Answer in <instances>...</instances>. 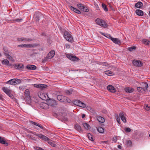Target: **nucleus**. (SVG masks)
<instances>
[{"instance_id":"obj_51","label":"nucleus","mask_w":150,"mask_h":150,"mask_svg":"<svg viewBox=\"0 0 150 150\" xmlns=\"http://www.w3.org/2000/svg\"><path fill=\"white\" fill-rule=\"evenodd\" d=\"M148 41L146 39H143L142 40V42L146 45Z\"/></svg>"},{"instance_id":"obj_9","label":"nucleus","mask_w":150,"mask_h":150,"mask_svg":"<svg viewBox=\"0 0 150 150\" xmlns=\"http://www.w3.org/2000/svg\"><path fill=\"white\" fill-rule=\"evenodd\" d=\"M119 117L125 123L126 122V115L125 113L123 112H120L119 114Z\"/></svg>"},{"instance_id":"obj_47","label":"nucleus","mask_w":150,"mask_h":150,"mask_svg":"<svg viewBox=\"0 0 150 150\" xmlns=\"http://www.w3.org/2000/svg\"><path fill=\"white\" fill-rule=\"evenodd\" d=\"M19 88L20 90H21L23 91L25 89V87L23 86H19Z\"/></svg>"},{"instance_id":"obj_46","label":"nucleus","mask_w":150,"mask_h":150,"mask_svg":"<svg viewBox=\"0 0 150 150\" xmlns=\"http://www.w3.org/2000/svg\"><path fill=\"white\" fill-rule=\"evenodd\" d=\"M125 130L127 132H129L131 131V129L129 127L125 128Z\"/></svg>"},{"instance_id":"obj_40","label":"nucleus","mask_w":150,"mask_h":150,"mask_svg":"<svg viewBox=\"0 0 150 150\" xmlns=\"http://www.w3.org/2000/svg\"><path fill=\"white\" fill-rule=\"evenodd\" d=\"M102 8L105 11H108V9L107 7L104 4H102Z\"/></svg>"},{"instance_id":"obj_12","label":"nucleus","mask_w":150,"mask_h":150,"mask_svg":"<svg viewBox=\"0 0 150 150\" xmlns=\"http://www.w3.org/2000/svg\"><path fill=\"white\" fill-rule=\"evenodd\" d=\"M3 91L8 96L11 97V91L8 88L6 87H4L2 88Z\"/></svg>"},{"instance_id":"obj_31","label":"nucleus","mask_w":150,"mask_h":150,"mask_svg":"<svg viewBox=\"0 0 150 150\" xmlns=\"http://www.w3.org/2000/svg\"><path fill=\"white\" fill-rule=\"evenodd\" d=\"M87 136L88 138L90 140L92 141H94V139L92 135L91 134L88 133V134Z\"/></svg>"},{"instance_id":"obj_41","label":"nucleus","mask_w":150,"mask_h":150,"mask_svg":"<svg viewBox=\"0 0 150 150\" xmlns=\"http://www.w3.org/2000/svg\"><path fill=\"white\" fill-rule=\"evenodd\" d=\"M15 81V85L16 84H19L21 83V80L20 79H14Z\"/></svg>"},{"instance_id":"obj_52","label":"nucleus","mask_w":150,"mask_h":150,"mask_svg":"<svg viewBox=\"0 0 150 150\" xmlns=\"http://www.w3.org/2000/svg\"><path fill=\"white\" fill-rule=\"evenodd\" d=\"M22 21V19H16L14 20L15 21L18 22H21Z\"/></svg>"},{"instance_id":"obj_18","label":"nucleus","mask_w":150,"mask_h":150,"mask_svg":"<svg viewBox=\"0 0 150 150\" xmlns=\"http://www.w3.org/2000/svg\"><path fill=\"white\" fill-rule=\"evenodd\" d=\"M65 96L61 95H58L57 97V100L59 101L63 102H64V98Z\"/></svg>"},{"instance_id":"obj_44","label":"nucleus","mask_w":150,"mask_h":150,"mask_svg":"<svg viewBox=\"0 0 150 150\" xmlns=\"http://www.w3.org/2000/svg\"><path fill=\"white\" fill-rule=\"evenodd\" d=\"M115 118L116 119L117 121L119 124L120 123V119L118 115H116L115 116Z\"/></svg>"},{"instance_id":"obj_2","label":"nucleus","mask_w":150,"mask_h":150,"mask_svg":"<svg viewBox=\"0 0 150 150\" xmlns=\"http://www.w3.org/2000/svg\"><path fill=\"white\" fill-rule=\"evenodd\" d=\"M95 21L96 24L104 28H107L108 25L106 22L105 21L100 18H97L95 20Z\"/></svg>"},{"instance_id":"obj_17","label":"nucleus","mask_w":150,"mask_h":150,"mask_svg":"<svg viewBox=\"0 0 150 150\" xmlns=\"http://www.w3.org/2000/svg\"><path fill=\"white\" fill-rule=\"evenodd\" d=\"M69 8L71 10L74 11L75 13H76L79 14H80L81 13V12L79 10L77 9L76 8H74L72 6H70Z\"/></svg>"},{"instance_id":"obj_4","label":"nucleus","mask_w":150,"mask_h":150,"mask_svg":"<svg viewBox=\"0 0 150 150\" xmlns=\"http://www.w3.org/2000/svg\"><path fill=\"white\" fill-rule=\"evenodd\" d=\"M78 8L82 11L85 12H88L89 11L88 8L84 6L81 4H77Z\"/></svg>"},{"instance_id":"obj_14","label":"nucleus","mask_w":150,"mask_h":150,"mask_svg":"<svg viewBox=\"0 0 150 150\" xmlns=\"http://www.w3.org/2000/svg\"><path fill=\"white\" fill-rule=\"evenodd\" d=\"M107 89L112 93H115L116 91L115 88L111 85H108L107 87Z\"/></svg>"},{"instance_id":"obj_38","label":"nucleus","mask_w":150,"mask_h":150,"mask_svg":"<svg viewBox=\"0 0 150 150\" xmlns=\"http://www.w3.org/2000/svg\"><path fill=\"white\" fill-rule=\"evenodd\" d=\"M105 74L108 76H110L112 75V72L109 70L105 71Z\"/></svg>"},{"instance_id":"obj_20","label":"nucleus","mask_w":150,"mask_h":150,"mask_svg":"<svg viewBox=\"0 0 150 150\" xmlns=\"http://www.w3.org/2000/svg\"><path fill=\"white\" fill-rule=\"evenodd\" d=\"M26 68L28 69L31 70H34L36 69V66L34 65H27Z\"/></svg>"},{"instance_id":"obj_57","label":"nucleus","mask_w":150,"mask_h":150,"mask_svg":"<svg viewBox=\"0 0 150 150\" xmlns=\"http://www.w3.org/2000/svg\"><path fill=\"white\" fill-rule=\"evenodd\" d=\"M146 45H148V46H149L150 45V41H148L146 43Z\"/></svg>"},{"instance_id":"obj_19","label":"nucleus","mask_w":150,"mask_h":150,"mask_svg":"<svg viewBox=\"0 0 150 150\" xmlns=\"http://www.w3.org/2000/svg\"><path fill=\"white\" fill-rule=\"evenodd\" d=\"M136 13L138 16H143L144 15L143 11L140 9H137L135 11Z\"/></svg>"},{"instance_id":"obj_25","label":"nucleus","mask_w":150,"mask_h":150,"mask_svg":"<svg viewBox=\"0 0 150 150\" xmlns=\"http://www.w3.org/2000/svg\"><path fill=\"white\" fill-rule=\"evenodd\" d=\"M18 47H30V44H22L19 45L18 46Z\"/></svg>"},{"instance_id":"obj_36","label":"nucleus","mask_w":150,"mask_h":150,"mask_svg":"<svg viewBox=\"0 0 150 150\" xmlns=\"http://www.w3.org/2000/svg\"><path fill=\"white\" fill-rule=\"evenodd\" d=\"M25 94L26 96L30 97V91L28 89H26L25 91Z\"/></svg>"},{"instance_id":"obj_24","label":"nucleus","mask_w":150,"mask_h":150,"mask_svg":"<svg viewBox=\"0 0 150 150\" xmlns=\"http://www.w3.org/2000/svg\"><path fill=\"white\" fill-rule=\"evenodd\" d=\"M143 6L142 3L140 1H139L135 4V6L138 8H140Z\"/></svg>"},{"instance_id":"obj_61","label":"nucleus","mask_w":150,"mask_h":150,"mask_svg":"<svg viewBox=\"0 0 150 150\" xmlns=\"http://www.w3.org/2000/svg\"><path fill=\"white\" fill-rule=\"evenodd\" d=\"M87 109H88V110H89V109H91V108L90 107H88L87 106Z\"/></svg>"},{"instance_id":"obj_42","label":"nucleus","mask_w":150,"mask_h":150,"mask_svg":"<svg viewBox=\"0 0 150 150\" xmlns=\"http://www.w3.org/2000/svg\"><path fill=\"white\" fill-rule=\"evenodd\" d=\"M137 90L141 92H143L144 90V89L141 87H138L137 88Z\"/></svg>"},{"instance_id":"obj_54","label":"nucleus","mask_w":150,"mask_h":150,"mask_svg":"<svg viewBox=\"0 0 150 150\" xmlns=\"http://www.w3.org/2000/svg\"><path fill=\"white\" fill-rule=\"evenodd\" d=\"M65 47L67 49H69L70 48V45L68 44H65Z\"/></svg>"},{"instance_id":"obj_37","label":"nucleus","mask_w":150,"mask_h":150,"mask_svg":"<svg viewBox=\"0 0 150 150\" xmlns=\"http://www.w3.org/2000/svg\"><path fill=\"white\" fill-rule=\"evenodd\" d=\"M39 86L40 87L39 88H40V89H42L44 88H46L47 87V86L46 85L42 84H40Z\"/></svg>"},{"instance_id":"obj_43","label":"nucleus","mask_w":150,"mask_h":150,"mask_svg":"<svg viewBox=\"0 0 150 150\" xmlns=\"http://www.w3.org/2000/svg\"><path fill=\"white\" fill-rule=\"evenodd\" d=\"M72 91L71 90H66L65 91L66 95H70L71 94Z\"/></svg>"},{"instance_id":"obj_60","label":"nucleus","mask_w":150,"mask_h":150,"mask_svg":"<svg viewBox=\"0 0 150 150\" xmlns=\"http://www.w3.org/2000/svg\"><path fill=\"white\" fill-rule=\"evenodd\" d=\"M85 116V114H82V118H84Z\"/></svg>"},{"instance_id":"obj_45","label":"nucleus","mask_w":150,"mask_h":150,"mask_svg":"<svg viewBox=\"0 0 150 150\" xmlns=\"http://www.w3.org/2000/svg\"><path fill=\"white\" fill-rule=\"evenodd\" d=\"M135 49V47L134 46H132L130 47H129L128 48V50L130 51H132L133 50Z\"/></svg>"},{"instance_id":"obj_33","label":"nucleus","mask_w":150,"mask_h":150,"mask_svg":"<svg viewBox=\"0 0 150 150\" xmlns=\"http://www.w3.org/2000/svg\"><path fill=\"white\" fill-rule=\"evenodd\" d=\"M31 123L34 125H36L39 127L41 128V129H42V126L40 125L39 123L38 122H35L33 121H31Z\"/></svg>"},{"instance_id":"obj_53","label":"nucleus","mask_w":150,"mask_h":150,"mask_svg":"<svg viewBox=\"0 0 150 150\" xmlns=\"http://www.w3.org/2000/svg\"><path fill=\"white\" fill-rule=\"evenodd\" d=\"M39 84H33L34 86L35 87L37 88H39L40 87L39 86Z\"/></svg>"},{"instance_id":"obj_15","label":"nucleus","mask_w":150,"mask_h":150,"mask_svg":"<svg viewBox=\"0 0 150 150\" xmlns=\"http://www.w3.org/2000/svg\"><path fill=\"white\" fill-rule=\"evenodd\" d=\"M114 43L119 45L121 43L120 41L118 38H112L111 40Z\"/></svg>"},{"instance_id":"obj_23","label":"nucleus","mask_w":150,"mask_h":150,"mask_svg":"<svg viewBox=\"0 0 150 150\" xmlns=\"http://www.w3.org/2000/svg\"><path fill=\"white\" fill-rule=\"evenodd\" d=\"M0 143L2 144H5L7 146L8 145V144L4 140V138L0 136Z\"/></svg>"},{"instance_id":"obj_64","label":"nucleus","mask_w":150,"mask_h":150,"mask_svg":"<svg viewBox=\"0 0 150 150\" xmlns=\"http://www.w3.org/2000/svg\"><path fill=\"white\" fill-rule=\"evenodd\" d=\"M120 146L119 145H118V148H119Z\"/></svg>"},{"instance_id":"obj_32","label":"nucleus","mask_w":150,"mask_h":150,"mask_svg":"<svg viewBox=\"0 0 150 150\" xmlns=\"http://www.w3.org/2000/svg\"><path fill=\"white\" fill-rule=\"evenodd\" d=\"M5 55L6 57L7 58L10 60L11 61H13V58L10 55L8 54H6Z\"/></svg>"},{"instance_id":"obj_56","label":"nucleus","mask_w":150,"mask_h":150,"mask_svg":"<svg viewBox=\"0 0 150 150\" xmlns=\"http://www.w3.org/2000/svg\"><path fill=\"white\" fill-rule=\"evenodd\" d=\"M37 148L38 149H36V150H43V149L41 147H38Z\"/></svg>"},{"instance_id":"obj_21","label":"nucleus","mask_w":150,"mask_h":150,"mask_svg":"<svg viewBox=\"0 0 150 150\" xmlns=\"http://www.w3.org/2000/svg\"><path fill=\"white\" fill-rule=\"evenodd\" d=\"M18 40L19 41H25L28 42L29 41L31 40H32L31 39H30L29 38H18Z\"/></svg>"},{"instance_id":"obj_22","label":"nucleus","mask_w":150,"mask_h":150,"mask_svg":"<svg viewBox=\"0 0 150 150\" xmlns=\"http://www.w3.org/2000/svg\"><path fill=\"white\" fill-rule=\"evenodd\" d=\"M15 82L14 79H13L7 81L6 83L11 85H15Z\"/></svg>"},{"instance_id":"obj_34","label":"nucleus","mask_w":150,"mask_h":150,"mask_svg":"<svg viewBox=\"0 0 150 150\" xmlns=\"http://www.w3.org/2000/svg\"><path fill=\"white\" fill-rule=\"evenodd\" d=\"M48 143L53 147H55L56 144L54 143V142L52 141H50V140L47 141Z\"/></svg>"},{"instance_id":"obj_1","label":"nucleus","mask_w":150,"mask_h":150,"mask_svg":"<svg viewBox=\"0 0 150 150\" xmlns=\"http://www.w3.org/2000/svg\"><path fill=\"white\" fill-rule=\"evenodd\" d=\"M48 104L45 103H40V107L44 109H47L49 107V106H53L55 104L56 102L55 100H50L48 101Z\"/></svg>"},{"instance_id":"obj_16","label":"nucleus","mask_w":150,"mask_h":150,"mask_svg":"<svg viewBox=\"0 0 150 150\" xmlns=\"http://www.w3.org/2000/svg\"><path fill=\"white\" fill-rule=\"evenodd\" d=\"M124 90L127 93H131L134 91V89L132 88L127 87L124 89Z\"/></svg>"},{"instance_id":"obj_10","label":"nucleus","mask_w":150,"mask_h":150,"mask_svg":"<svg viewBox=\"0 0 150 150\" xmlns=\"http://www.w3.org/2000/svg\"><path fill=\"white\" fill-rule=\"evenodd\" d=\"M55 54V53L54 51L51 50L47 54V58L49 59H52L54 56Z\"/></svg>"},{"instance_id":"obj_59","label":"nucleus","mask_w":150,"mask_h":150,"mask_svg":"<svg viewBox=\"0 0 150 150\" xmlns=\"http://www.w3.org/2000/svg\"><path fill=\"white\" fill-rule=\"evenodd\" d=\"M100 34H101L102 35H104V36H106V35H105L104 34V33H102V32H100Z\"/></svg>"},{"instance_id":"obj_63","label":"nucleus","mask_w":150,"mask_h":150,"mask_svg":"<svg viewBox=\"0 0 150 150\" xmlns=\"http://www.w3.org/2000/svg\"><path fill=\"white\" fill-rule=\"evenodd\" d=\"M149 16H150V11H149Z\"/></svg>"},{"instance_id":"obj_27","label":"nucleus","mask_w":150,"mask_h":150,"mask_svg":"<svg viewBox=\"0 0 150 150\" xmlns=\"http://www.w3.org/2000/svg\"><path fill=\"white\" fill-rule=\"evenodd\" d=\"M83 125L85 128L87 130H88L90 129V126L87 123H85L83 124Z\"/></svg>"},{"instance_id":"obj_35","label":"nucleus","mask_w":150,"mask_h":150,"mask_svg":"<svg viewBox=\"0 0 150 150\" xmlns=\"http://www.w3.org/2000/svg\"><path fill=\"white\" fill-rule=\"evenodd\" d=\"M64 102H67L69 103H70L71 102V100L70 99L65 97H64Z\"/></svg>"},{"instance_id":"obj_11","label":"nucleus","mask_w":150,"mask_h":150,"mask_svg":"<svg viewBox=\"0 0 150 150\" xmlns=\"http://www.w3.org/2000/svg\"><path fill=\"white\" fill-rule=\"evenodd\" d=\"M14 67L15 68L20 70H22L24 67V65L22 64H15Z\"/></svg>"},{"instance_id":"obj_7","label":"nucleus","mask_w":150,"mask_h":150,"mask_svg":"<svg viewBox=\"0 0 150 150\" xmlns=\"http://www.w3.org/2000/svg\"><path fill=\"white\" fill-rule=\"evenodd\" d=\"M66 57L69 59L74 61H77L79 59L76 56L72 54H67Z\"/></svg>"},{"instance_id":"obj_55","label":"nucleus","mask_w":150,"mask_h":150,"mask_svg":"<svg viewBox=\"0 0 150 150\" xmlns=\"http://www.w3.org/2000/svg\"><path fill=\"white\" fill-rule=\"evenodd\" d=\"M127 143L128 144H129V146H131L132 144V142L131 141H128L127 142Z\"/></svg>"},{"instance_id":"obj_50","label":"nucleus","mask_w":150,"mask_h":150,"mask_svg":"<svg viewBox=\"0 0 150 150\" xmlns=\"http://www.w3.org/2000/svg\"><path fill=\"white\" fill-rule=\"evenodd\" d=\"M100 65H103L105 66H107L108 65V64L105 62H101L100 63Z\"/></svg>"},{"instance_id":"obj_5","label":"nucleus","mask_w":150,"mask_h":150,"mask_svg":"<svg viewBox=\"0 0 150 150\" xmlns=\"http://www.w3.org/2000/svg\"><path fill=\"white\" fill-rule=\"evenodd\" d=\"M74 104L75 105L82 108H85L86 107V104L79 100L74 101Z\"/></svg>"},{"instance_id":"obj_39","label":"nucleus","mask_w":150,"mask_h":150,"mask_svg":"<svg viewBox=\"0 0 150 150\" xmlns=\"http://www.w3.org/2000/svg\"><path fill=\"white\" fill-rule=\"evenodd\" d=\"M75 128L79 131H81V128L80 126L79 125H76L75 126Z\"/></svg>"},{"instance_id":"obj_58","label":"nucleus","mask_w":150,"mask_h":150,"mask_svg":"<svg viewBox=\"0 0 150 150\" xmlns=\"http://www.w3.org/2000/svg\"><path fill=\"white\" fill-rule=\"evenodd\" d=\"M113 139L114 141L116 142L117 140V138L116 137H114L113 138Z\"/></svg>"},{"instance_id":"obj_48","label":"nucleus","mask_w":150,"mask_h":150,"mask_svg":"<svg viewBox=\"0 0 150 150\" xmlns=\"http://www.w3.org/2000/svg\"><path fill=\"white\" fill-rule=\"evenodd\" d=\"M105 36L107 38H108L110 39L111 40H112V38H113L111 36L110 34H106V36Z\"/></svg>"},{"instance_id":"obj_6","label":"nucleus","mask_w":150,"mask_h":150,"mask_svg":"<svg viewBox=\"0 0 150 150\" xmlns=\"http://www.w3.org/2000/svg\"><path fill=\"white\" fill-rule=\"evenodd\" d=\"M133 65L137 67H140L142 66L143 63L140 60H134L132 61Z\"/></svg>"},{"instance_id":"obj_13","label":"nucleus","mask_w":150,"mask_h":150,"mask_svg":"<svg viewBox=\"0 0 150 150\" xmlns=\"http://www.w3.org/2000/svg\"><path fill=\"white\" fill-rule=\"evenodd\" d=\"M40 138L45 141H47L50 140V139L47 137L42 134H38L37 135Z\"/></svg>"},{"instance_id":"obj_28","label":"nucleus","mask_w":150,"mask_h":150,"mask_svg":"<svg viewBox=\"0 0 150 150\" xmlns=\"http://www.w3.org/2000/svg\"><path fill=\"white\" fill-rule=\"evenodd\" d=\"M97 130L100 133H103L104 132V128L100 127H98Z\"/></svg>"},{"instance_id":"obj_3","label":"nucleus","mask_w":150,"mask_h":150,"mask_svg":"<svg viewBox=\"0 0 150 150\" xmlns=\"http://www.w3.org/2000/svg\"><path fill=\"white\" fill-rule=\"evenodd\" d=\"M64 38L68 41L71 42L73 41V38L71 35L68 32L65 31L64 34Z\"/></svg>"},{"instance_id":"obj_26","label":"nucleus","mask_w":150,"mask_h":150,"mask_svg":"<svg viewBox=\"0 0 150 150\" xmlns=\"http://www.w3.org/2000/svg\"><path fill=\"white\" fill-rule=\"evenodd\" d=\"M97 120L99 122L101 123H103L105 121L104 118L101 116H99L97 118Z\"/></svg>"},{"instance_id":"obj_62","label":"nucleus","mask_w":150,"mask_h":150,"mask_svg":"<svg viewBox=\"0 0 150 150\" xmlns=\"http://www.w3.org/2000/svg\"><path fill=\"white\" fill-rule=\"evenodd\" d=\"M37 147H35L34 148V149L35 150H36V149H38V148H37Z\"/></svg>"},{"instance_id":"obj_30","label":"nucleus","mask_w":150,"mask_h":150,"mask_svg":"<svg viewBox=\"0 0 150 150\" xmlns=\"http://www.w3.org/2000/svg\"><path fill=\"white\" fill-rule=\"evenodd\" d=\"M1 62L2 64L7 65L9 64V61L7 59H5L2 60Z\"/></svg>"},{"instance_id":"obj_29","label":"nucleus","mask_w":150,"mask_h":150,"mask_svg":"<svg viewBox=\"0 0 150 150\" xmlns=\"http://www.w3.org/2000/svg\"><path fill=\"white\" fill-rule=\"evenodd\" d=\"M142 86L143 87L142 88L144 89H147V88L148 87V84L146 82L142 83Z\"/></svg>"},{"instance_id":"obj_8","label":"nucleus","mask_w":150,"mask_h":150,"mask_svg":"<svg viewBox=\"0 0 150 150\" xmlns=\"http://www.w3.org/2000/svg\"><path fill=\"white\" fill-rule=\"evenodd\" d=\"M38 95L39 97L42 100H46L48 99L49 97L46 93L41 92Z\"/></svg>"},{"instance_id":"obj_49","label":"nucleus","mask_w":150,"mask_h":150,"mask_svg":"<svg viewBox=\"0 0 150 150\" xmlns=\"http://www.w3.org/2000/svg\"><path fill=\"white\" fill-rule=\"evenodd\" d=\"M145 109L146 110H149L150 109V106H148V105H146L145 106Z\"/></svg>"}]
</instances>
